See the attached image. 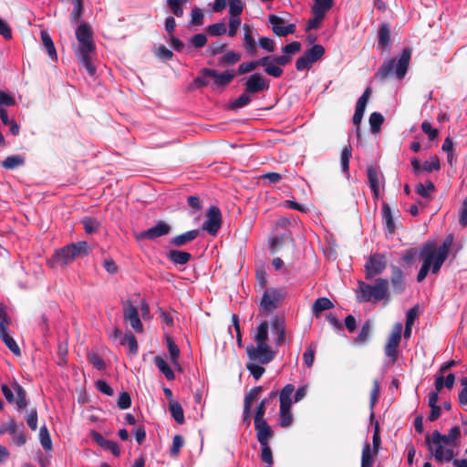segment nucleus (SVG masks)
<instances>
[{
	"instance_id": "obj_49",
	"label": "nucleus",
	"mask_w": 467,
	"mask_h": 467,
	"mask_svg": "<svg viewBox=\"0 0 467 467\" xmlns=\"http://www.w3.org/2000/svg\"><path fill=\"white\" fill-rule=\"evenodd\" d=\"M384 122V117L379 112H373L369 117V125L372 133H378Z\"/></svg>"
},
{
	"instance_id": "obj_16",
	"label": "nucleus",
	"mask_w": 467,
	"mask_h": 467,
	"mask_svg": "<svg viewBox=\"0 0 467 467\" xmlns=\"http://www.w3.org/2000/svg\"><path fill=\"white\" fill-rule=\"evenodd\" d=\"M123 318L125 321H130L135 332L141 333L143 331V325L139 317V311L130 300L123 304Z\"/></svg>"
},
{
	"instance_id": "obj_57",
	"label": "nucleus",
	"mask_w": 467,
	"mask_h": 467,
	"mask_svg": "<svg viewBox=\"0 0 467 467\" xmlns=\"http://www.w3.org/2000/svg\"><path fill=\"white\" fill-rule=\"evenodd\" d=\"M246 368L250 371L252 376L256 380H258L265 371L264 367L259 365V363L257 364V362H254V361L247 363Z\"/></svg>"
},
{
	"instance_id": "obj_53",
	"label": "nucleus",
	"mask_w": 467,
	"mask_h": 467,
	"mask_svg": "<svg viewBox=\"0 0 467 467\" xmlns=\"http://www.w3.org/2000/svg\"><path fill=\"white\" fill-rule=\"evenodd\" d=\"M264 389L262 386H256L252 388L244 396V404L251 406L253 402L261 395Z\"/></svg>"
},
{
	"instance_id": "obj_34",
	"label": "nucleus",
	"mask_w": 467,
	"mask_h": 467,
	"mask_svg": "<svg viewBox=\"0 0 467 467\" xmlns=\"http://www.w3.org/2000/svg\"><path fill=\"white\" fill-rule=\"evenodd\" d=\"M252 101V96L249 93H246L245 90L234 100L231 101L227 109L231 110H237L241 108H244L247 105H249Z\"/></svg>"
},
{
	"instance_id": "obj_13",
	"label": "nucleus",
	"mask_w": 467,
	"mask_h": 467,
	"mask_svg": "<svg viewBox=\"0 0 467 467\" xmlns=\"http://www.w3.org/2000/svg\"><path fill=\"white\" fill-rule=\"evenodd\" d=\"M268 58L265 73L274 78H280L283 75L282 66L289 64L292 60L291 56L284 54L282 56H265Z\"/></svg>"
},
{
	"instance_id": "obj_31",
	"label": "nucleus",
	"mask_w": 467,
	"mask_h": 467,
	"mask_svg": "<svg viewBox=\"0 0 467 467\" xmlns=\"http://www.w3.org/2000/svg\"><path fill=\"white\" fill-rule=\"evenodd\" d=\"M368 180L369 187L373 192L375 197L379 196V171L376 167L368 166L367 170Z\"/></svg>"
},
{
	"instance_id": "obj_27",
	"label": "nucleus",
	"mask_w": 467,
	"mask_h": 467,
	"mask_svg": "<svg viewBox=\"0 0 467 467\" xmlns=\"http://www.w3.org/2000/svg\"><path fill=\"white\" fill-rule=\"evenodd\" d=\"M244 41H243L244 47L245 48L246 52L249 55L253 56L256 53L257 47H256L255 40L252 35V28L250 26L244 25Z\"/></svg>"
},
{
	"instance_id": "obj_32",
	"label": "nucleus",
	"mask_w": 467,
	"mask_h": 467,
	"mask_svg": "<svg viewBox=\"0 0 467 467\" xmlns=\"http://www.w3.org/2000/svg\"><path fill=\"white\" fill-rule=\"evenodd\" d=\"M41 40H42L43 46L47 49V52L49 57L53 61L57 60V54L55 45L53 43L51 36L46 30L41 31Z\"/></svg>"
},
{
	"instance_id": "obj_63",
	"label": "nucleus",
	"mask_w": 467,
	"mask_h": 467,
	"mask_svg": "<svg viewBox=\"0 0 467 467\" xmlns=\"http://www.w3.org/2000/svg\"><path fill=\"white\" fill-rule=\"evenodd\" d=\"M210 77L202 72V68L200 70L199 75L194 78L193 85L196 88H204L210 85Z\"/></svg>"
},
{
	"instance_id": "obj_40",
	"label": "nucleus",
	"mask_w": 467,
	"mask_h": 467,
	"mask_svg": "<svg viewBox=\"0 0 467 467\" xmlns=\"http://www.w3.org/2000/svg\"><path fill=\"white\" fill-rule=\"evenodd\" d=\"M268 322L263 321L257 327V332L254 336V342L256 344H267L268 339Z\"/></svg>"
},
{
	"instance_id": "obj_54",
	"label": "nucleus",
	"mask_w": 467,
	"mask_h": 467,
	"mask_svg": "<svg viewBox=\"0 0 467 467\" xmlns=\"http://www.w3.org/2000/svg\"><path fill=\"white\" fill-rule=\"evenodd\" d=\"M206 32L210 36H218L224 35L227 32V29L225 24L223 22H220L208 26L206 28Z\"/></svg>"
},
{
	"instance_id": "obj_24",
	"label": "nucleus",
	"mask_w": 467,
	"mask_h": 467,
	"mask_svg": "<svg viewBox=\"0 0 467 467\" xmlns=\"http://www.w3.org/2000/svg\"><path fill=\"white\" fill-rule=\"evenodd\" d=\"M0 337L14 355L16 357L21 356V350L18 345L16 344V340L9 335L7 327H5L2 326V324H0Z\"/></svg>"
},
{
	"instance_id": "obj_60",
	"label": "nucleus",
	"mask_w": 467,
	"mask_h": 467,
	"mask_svg": "<svg viewBox=\"0 0 467 467\" xmlns=\"http://www.w3.org/2000/svg\"><path fill=\"white\" fill-rule=\"evenodd\" d=\"M117 405L120 410L129 409L131 405V398L129 392L122 391L119 393Z\"/></svg>"
},
{
	"instance_id": "obj_14",
	"label": "nucleus",
	"mask_w": 467,
	"mask_h": 467,
	"mask_svg": "<svg viewBox=\"0 0 467 467\" xmlns=\"http://www.w3.org/2000/svg\"><path fill=\"white\" fill-rule=\"evenodd\" d=\"M222 225V213L217 206H211L206 214V220L202 223V229L208 232L211 235H215Z\"/></svg>"
},
{
	"instance_id": "obj_12",
	"label": "nucleus",
	"mask_w": 467,
	"mask_h": 467,
	"mask_svg": "<svg viewBox=\"0 0 467 467\" xmlns=\"http://www.w3.org/2000/svg\"><path fill=\"white\" fill-rule=\"evenodd\" d=\"M402 324L396 323L392 328V331L388 338L384 351L387 357L392 358V362H395L398 358V348L401 340Z\"/></svg>"
},
{
	"instance_id": "obj_64",
	"label": "nucleus",
	"mask_w": 467,
	"mask_h": 467,
	"mask_svg": "<svg viewBox=\"0 0 467 467\" xmlns=\"http://www.w3.org/2000/svg\"><path fill=\"white\" fill-rule=\"evenodd\" d=\"M459 223L462 227L467 226V197L463 200L460 209Z\"/></svg>"
},
{
	"instance_id": "obj_52",
	"label": "nucleus",
	"mask_w": 467,
	"mask_h": 467,
	"mask_svg": "<svg viewBox=\"0 0 467 467\" xmlns=\"http://www.w3.org/2000/svg\"><path fill=\"white\" fill-rule=\"evenodd\" d=\"M261 445V461L267 464V466H271L274 464V456L272 450L270 448L269 443H263Z\"/></svg>"
},
{
	"instance_id": "obj_45",
	"label": "nucleus",
	"mask_w": 467,
	"mask_h": 467,
	"mask_svg": "<svg viewBox=\"0 0 467 467\" xmlns=\"http://www.w3.org/2000/svg\"><path fill=\"white\" fill-rule=\"evenodd\" d=\"M293 414L291 408H280L279 425L282 428H288L293 423Z\"/></svg>"
},
{
	"instance_id": "obj_4",
	"label": "nucleus",
	"mask_w": 467,
	"mask_h": 467,
	"mask_svg": "<svg viewBox=\"0 0 467 467\" xmlns=\"http://www.w3.org/2000/svg\"><path fill=\"white\" fill-rule=\"evenodd\" d=\"M88 254V244L85 241L72 243L56 252L57 263L67 265L79 256Z\"/></svg>"
},
{
	"instance_id": "obj_41",
	"label": "nucleus",
	"mask_w": 467,
	"mask_h": 467,
	"mask_svg": "<svg viewBox=\"0 0 467 467\" xmlns=\"http://www.w3.org/2000/svg\"><path fill=\"white\" fill-rule=\"evenodd\" d=\"M81 223L87 234H92L97 233L100 227V222L90 216H86L81 220Z\"/></svg>"
},
{
	"instance_id": "obj_55",
	"label": "nucleus",
	"mask_w": 467,
	"mask_h": 467,
	"mask_svg": "<svg viewBox=\"0 0 467 467\" xmlns=\"http://www.w3.org/2000/svg\"><path fill=\"white\" fill-rule=\"evenodd\" d=\"M244 5L242 0H231L229 3L230 17H239L244 10Z\"/></svg>"
},
{
	"instance_id": "obj_62",
	"label": "nucleus",
	"mask_w": 467,
	"mask_h": 467,
	"mask_svg": "<svg viewBox=\"0 0 467 467\" xmlns=\"http://www.w3.org/2000/svg\"><path fill=\"white\" fill-rule=\"evenodd\" d=\"M88 359L93 365V367L99 370H102L106 368L104 360L97 353H89L88 355Z\"/></svg>"
},
{
	"instance_id": "obj_20",
	"label": "nucleus",
	"mask_w": 467,
	"mask_h": 467,
	"mask_svg": "<svg viewBox=\"0 0 467 467\" xmlns=\"http://www.w3.org/2000/svg\"><path fill=\"white\" fill-rule=\"evenodd\" d=\"M254 430L256 431V439L260 444L269 443L270 440L274 437V431L267 423L266 420L254 422Z\"/></svg>"
},
{
	"instance_id": "obj_29",
	"label": "nucleus",
	"mask_w": 467,
	"mask_h": 467,
	"mask_svg": "<svg viewBox=\"0 0 467 467\" xmlns=\"http://www.w3.org/2000/svg\"><path fill=\"white\" fill-rule=\"evenodd\" d=\"M391 45L390 40V28L387 23H382L379 28V42L378 46L381 48L389 49Z\"/></svg>"
},
{
	"instance_id": "obj_38",
	"label": "nucleus",
	"mask_w": 467,
	"mask_h": 467,
	"mask_svg": "<svg viewBox=\"0 0 467 467\" xmlns=\"http://www.w3.org/2000/svg\"><path fill=\"white\" fill-rule=\"evenodd\" d=\"M167 348L171 356V363L175 366H179L178 359L180 357V349L175 344L173 338L170 335H166Z\"/></svg>"
},
{
	"instance_id": "obj_30",
	"label": "nucleus",
	"mask_w": 467,
	"mask_h": 467,
	"mask_svg": "<svg viewBox=\"0 0 467 467\" xmlns=\"http://www.w3.org/2000/svg\"><path fill=\"white\" fill-rule=\"evenodd\" d=\"M334 307L333 302L327 297H318L312 306V312L316 317H319L322 311Z\"/></svg>"
},
{
	"instance_id": "obj_48",
	"label": "nucleus",
	"mask_w": 467,
	"mask_h": 467,
	"mask_svg": "<svg viewBox=\"0 0 467 467\" xmlns=\"http://www.w3.org/2000/svg\"><path fill=\"white\" fill-rule=\"evenodd\" d=\"M40 443L46 451L52 450V441L49 431L46 425L42 426L39 430Z\"/></svg>"
},
{
	"instance_id": "obj_2",
	"label": "nucleus",
	"mask_w": 467,
	"mask_h": 467,
	"mask_svg": "<svg viewBox=\"0 0 467 467\" xmlns=\"http://www.w3.org/2000/svg\"><path fill=\"white\" fill-rule=\"evenodd\" d=\"M411 53V48L405 47L398 61L395 58L384 61L376 72L375 78L385 80L389 77L395 75L398 79H403L409 69Z\"/></svg>"
},
{
	"instance_id": "obj_21",
	"label": "nucleus",
	"mask_w": 467,
	"mask_h": 467,
	"mask_svg": "<svg viewBox=\"0 0 467 467\" xmlns=\"http://www.w3.org/2000/svg\"><path fill=\"white\" fill-rule=\"evenodd\" d=\"M200 234L199 229H193L172 237L169 244L175 247H182L193 240Z\"/></svg>"
},
{
	"instance_id": "obj_3",
	"label": "nucleus",
	"mask_w": 467,
	"mask_h": 467,
	"mask_svg": "<svg viewBox=\"0 0 467 467\" xmlns=\"http://www.w3.org/2000/svg\"><path fill=\"white\" fill-rule=\"evenodd\" d=\"M389 282L385 278H377L374 285L358 282L357 299L358 302L381 301L389 298Z\"/></svg>"
},
{
	"instance_id": "obj_51",
	"label": "nucleus",
	"mask_w": 467,
	"mask_h": 467,
	"mask_svg": "<svg viewBox=\"0 0 467 467\" xmlns=\"http://www.w3.org/2000/svg\"><path fill=\"white\" fill-rule=\"evenodd\" d=\"M74 4V8L70 14V21L73 24H78L81 18L84 5L83 0H72Z\"/></svg>"
},
{
	"instance_id": "obj_15",
	"label": "nucleus",
	"mask_w": 467,
	"mask_h": 467,
	"mask_svg": "<svg viewBox=\"0 0 467 467\" xmlns=\"http://www.w3.org/2000/svg\"><path fill=\"white\" fill-rule=\"evenodd\" d=\"M269 88L268 81L259 73H254L248 77L244 83L246 93L251 96L265 91Z\"/></svg>"
},
{
	"instance_id": "obj_58",
	"label": "nucleus",
	"mask_w": 467,
	"mask_h": 467,
	"mask_svg": "<svg viewBox=\"0 0 467 467\" xmlns=\"http://www.w3.org/2000/svg\"><path fill=\"white\" fill-rule=\"evenodd\" d=\"M204 16L202 10L199 7H194L191 11V26H201L203 24Z\"/></svg>"
},
{
	"instance_id": "obj_59",
	"label": "nucleus",
	"mask_w": 467,
	"mask_h": 467,
	"mask_svg": "<svg viewBox=\"0 0 467 467\" xmlns=\"http://www.w3.org/2000/svg\"><path fill=\"white\" fill-rule=\"evenodd\" d=\"M183 444H184L183 437L179 434L175 435L172 439V444L170 449L171 455L173 457L178 456L180 450L183 446Z\"/></svg>"
},
{
	"instance_id": "obj_26",
	"label": "nucleus",
	"mask_w": 467,
	"mask_h": 467,
	"mask_svg": "<svg viewBox=\"0 0 467 467\" xmlns=\"http://www.w3.org/2000/svg\"><path fill=\"white\" fill-rule=\"evenodd\" d=\"M267 57H261L258 60L249 61V62H243L238 66L236 74L243 75L249 72H252L258 67H264V68H266L267 66Z\"/></svg>"
},
{
	"instance_id": "obj_56",
	"label": "nucleus",
	"mask_w": 467,
	"mask_h": 467,
	"mask_svg": "<svg viewBox=\"0 0 467 467\" xmlns=\"http://www.w3.org/2000/svg\"><path fill=\"white\" fill-rule=\"evenodd\" d=\"M441 169L440 159L437 155L431 157L430 161H426L422 164V170L428 172L439 171Z\"/></svg>"
},
{
	"instance_id": "obj_7",
	"label": "nucleus",
	"mask_w": 467,
	"mask_h": 467,
	"mask_svg": "<svg viewBox=\"0 0 467 467\" xmlns=\"http://www.w3.org/2000/svg\"><path fill=\"white\" fill-rule=\"evenodd\" d=\"M246 353L251 361L264 365L270 363L275 357V352L269 348L268 344H256V347L249 345L246 348Z\"/></svg>"
},
{
	"instance_id": "obj_33",
	"label": "nucleus",
	"mask_w": 467,
	"mask_h": 467,
	"mask_svg": "<svg viewBox=\"0 0 467 467\" xmlns=\"http://www.w3.org/2000/svg\"><path fill=\"white\" fill-rule=\"evenodd\" d=\"M382 218L388 232L390 234H394L396 229L395 223L391 213V209L389 205L386 202H383L382 204Z\"/></svg>"
},
{
	"instance_id": "obj_39",
	"label": "nucleus",
	"mask_w": 467,
	"mask_h": 467,
	"mask_svg": "<svg viewBox=\"0 0 467 467\" xmlns=\"http://www.w3.org/2000/svg\"><path fill=\"white\" fill-rule=\"evenodd\" d=\"M170 412L174 419V420L182 424L184 422V413L182 405L177 401H171L169 404Z\"/></svg>"
},
{
	"instance_id": "obj_47",
	"label": "nucleus",
	"mask_w": 467,
	"mask_h": 467,
	"mask_svg": "<svg viewBox=\"0 0 467 467\" xmlns=\"http://www.w3.org/2000/svg\"><path fill=\"white\" fill-rule=\"evenodd\" d=\"M15 390L16 393V400L15 401L17 409L23 410L27 406L26 392L25 389L17 383L15 385Z\"/></svg>"
},
{
	"instance_id": "obj_43",
	"label": "nucleus",
	"mask_w": 467,
	"mask_h": 467,
	"mask_svg": "<svg viewBox=\"0 0 467 467\" xmlns=\"http://www.w3.org/2000/svg\"><path fill=\"white\" fill-rule=\"evenodd\" d=\"M24 162H25V159L22 156L11 155V156L6 157L2 161V166L7 170H14V169L23 165Z\"/></svg>"
},
{
	"instance_id": "obj_1",
	"label": "nucleus",
	"mask_w": 467,
	"mask_h": 467,
	"mask_svg": "<svg viewBox=\"0 0 467 467\" xmlns=\"http://www.w3.org/2000/svg\"><path fill=\"white\" fill-rule=\"evenodd\" d=\"M76 37L79 42L76 55L88 74L93 77L96 75L97 68L91 62V54L95 51V45L90 26L88 23H82L76 30Z\"/></svg>"
},
{
	"instance_id": "obj_44",
	"label": "nucleus",
	"mask_w": 467,
	"mask_h": 467,
	"mask_svg": "<svg viewBox=\"0 0 467 467\" xmlns=\"http://www.w3.org/2000/svg\"><path fill=\"white\" fill-rule=\"evenodd\" d=\"M241 59V54L235 51H228L225 55L220 57L218 61L219 66H233Z\"/></svg>"
},
{
	"instance_id": "obj_25",
	"label": "nucleus",
	"mask_w": 467,
	"mask_h": 467,
	"mask_svg": "<svg viewBox=\"0 0 467 467\" xmlns=\"http://www.w3.org/2000/svg\"><path fill=\"white\" fill-rule=\"evenodd\" d=\"M167 259L173 265H186L191 259L192 254L185 251L170 250L166 254Z\"/></svg>"
},
{
	"instance_id": "obj_42",
	"label": "nucleus",
	"mask_w": 467,
	"mask_h": 467,
	"mask_svg": "<svg viewBox=\"0 0 467 467\" xmlns=\"http://www.w3.org/2000/svg\"><path fill=\"white\" fill-rule=\"evenodd\" d=\"M121 345L129 347L130 354L136 355L138 353V341L131 332H127L120 340Z\"/></svg>"
},
{
	"instance_id": "obj_46",
	"label": "nucleus",
	"mask_w": 467,
	"mask_h": 467,
	"mask_svg": "<svg viewBox=\"0 0 467 467\" xmlns=\"http://www.w3.org/2000/svg\"><path fill=\"white\" fill-rule=\"evenodd\" d=\"M268 21L272 25V30L275 35L278 36H283V34L280 31L284 30L285 20L276 15H269Z\"/></svg>"
},
{
	"instance_id": "obj_18",
	"label": "nucleus",
	"mask_w": 467,
	"mask_h": 467,
	"mask_svg": "<svg viewBox=\"0 0 467 467\" xmlns=\"http://www.w3.org/2000/svg\"><path fill=\"white\" fill-rule=\"evenodd\" d=\"M370 95H371V88L369 87H368L365 89V91L363 92V94L361 95V97L358 99L357 104H356V109H355V113L353 115L352 121H353L354 125L357 126L358 136H359V130H360L359 125L362 120V118H363V115H364V112L366 109V106L368 104Z\"/></svg>"
},
{
	"instance_id": "obj_23",
	"label": "nucleus",
	"mask_w": 467,
	"mask_h": 467,
	"mask_svg": "<svg viewBox=\"0 0 467 467\" xmlns=\"http://www.w3.org/2000/svg\"><path fill=\"white\" fill-rule=\"evenodd\" d=\"M271 326L273 332L277 336L275 339V343L277 347H280L285 342V320L277 316H275L272 321Z\"/></svg>"
},
{
	"instance_id": "obj_35",
	"label": "nucleus",
	"mask_w": 467,
	"mask_h": 467,
	"mask_svg": "<svg viewBox=\"0 0 467 467\" xmlns=\"http://www.w3.org/2000/svg\"><path fill=\"white\" fill-rule=\"evenodd\" d=\"M371 322L370 320H367L362 325L360 331L358 332V335L354 339L355 344L357 345H364L368 342L370 333H371Z\"/></svg>"
},
{
	"instance_id": "obj_61",
	"label": "nucleus",
	"mask_w": 467,
	"mask_h": 467,
	"mask_svg": "<svg viewBox=\"0 0 467 467\" xmlns=\"http://www.w3.org/2000/svg\"><path fill=\"white\" fill-rule=\"evenodd\" d=\"M421 130L428 135L430 140H434L439 135V130L432 128L431 124L427 120L421 123Z\"/></svg>"
},
{
	"instance_id": "obj_28",
	"label": "nucleus",
	"mask_w": 467,
	"mask_h": 467,
	"mask_svg": "<svg viewBox=\"0 0 467 467\" xmlns=\"http://www.w3.org/2000/svg\"><path fill=\"white\" fill-rule=\"evenodd\" d=\"M295 391V386L293 384H286L279 393L280 408H291L292 395Z\"/></svg>"
},
{
	"instance_id": "obj_22",
	"label": "nucleus",
	"mask_w": 467,
	"mask_h": 467,
	"mask_svg": "<svg viewBox=\"0 0 467 467\" xmlns=\"http://www.w3.org/2000/svg\"><path fill=\"white\" fill-rule=\"evenodd\" d=\"M391 276H390V282L392 285V288L394 293L396 294H401L405 290V281L403 273L400 270V267L397 265H391Z\"/></svg>"
},
{
	"instance_id": "obj_6",
	"label": "nucleus",
	"mask_w": 467,
	"mask_h": 467,
	"mask_svg": "<svg viewBox=\"0 0 467 467\" xmlns=\"http://www.w3.org/2000/svg\"><path fill=\"white\" fill-rule=\"evenodd\" d=\"M325 55V48L320 44L314 45L311 48L307 49L300 57L296 61V68L298 71L310 69L314 63L318 61Z\"/></svg>"
},
{
	"instance_id": "obj_19",
	"label": "nucleus",
	"mask_w": 467,
	"mask_h": 467,
	"mask_svg": "<svg viewBox=\"0 0 467 467\" xmlns=\"http://www.w3.org/2000/svg\"><path fill=\"white\" fill-rule=\"evenodd\" d=\"M381 445V438L379 433V423H376L373 438H372V448L370 444L366 442L363 446L361 459L364 457V453L368 451V455L371 458V463H374V458L379 453Z\"/></svg>"
},
{
	"instance_id": "obj_11",
	"label": "nucleus",
	"mask_w": 467,
	"mask_h": 467,
	"mask_svg": "<svg viewBox=\"0 0 467 467\" xmlns=\"http://www.w3.org/2000/svg\"><path fill=\"white\" fill-rule=\"evenodd\" d=\"M434 254L435 244L429 242L424 244L420 253V256L422 258L423 263L417 275V281L419 283L422 282L430 272Z\"/></svg>"
},
{
	"instance_id": "obj_8",
	"label": "nucleus",
	"mask_w": 467,
	"mask_h": 467,
	"mask_svg": "<svg viewBox=\"0 0 467 467\" xmlns=\"http://www.w3.org/2000/svg\"><path fill=\"white\" fill-rule=\"evenodd\" d=\"M453 241V234H450L445 237L438 250H435V254L433 255V260L431 266V271L432 274L436 275L439 273L441 267L449 255L450 249L452 246Z\"/></svg>"
},
{
	"instance_id": "obj_10",
	"label": "nucleus",
	"mask_w": 467,
	"mask_h": 467,
	"mask_svg": "<svg viewBox=\"0 0 467 467\" xmlns=\"http://www.w3.org/2000/svg\"><path fill=\"white\" fill-rule=\"evenodd\" d=\"M387 264L385 254L378 253L371 254L365 265L366 279L380 275L387 267Z\"/></svg>"
},
{
	"instance_id": "obj_9",
	"label": "nucleus",
	"mask_w": 467,
	"mask_h": 467,
	"mask_svg": "<svg viewBox=\"0 0 467 467\" xmlns=\"http://www.w3.org/2000/svg\"><path fill=\"white\" fill-rule=\"evenodd\" d=\"M202 72L205 75H209L210 78L213 80V88L227 87L236 76V71L234 69H226L223 72H219L213 68L203 67Z\"/></svg>"
},
{
	"instance_id": "obj_17",
	"label": "nucleus",
	"mask_w": 467,
	"mask_h": 467,
	"mask_svg": "<svg viewBox=\"0 0 467 467\" xmlns=\"http://www.w3.org/2000/svg\"><path fill=\"white\" fill-rule=\"evenodd\" d=\"M171 231L170 224L163 221H159L156 225L140 233L137 235L138 239L155 240L159 237L168 235Z\"/></svg>"
},
{
	"instance_id": "obj_36",
	"label": "nucleus",
	"mask_w": 467,
	"mask_h": 467,
	"mask_svg": "<svg viewBox=\"0 0 467 467\" xmlns=\"http://www.w3.org/2000/svg\"><path fill=\"white\" fill-rule=\"evenodd\" d=\"M154 364L168 380H173L175 374L167 362L160 356L154 358Z\"/></svg>"
},
{
	"instance_id": "obj_50",
	"label": "nucleus",
	"mask_w": 467,
	"mask_h": 467,
	"mask_svg": "<svg viewBox=\"0 0 467 467\" xmlns=\"http://www.w3.org/2000/svg\"><path fill=\"white\" fill-rule=\"evenodd\" d=\"M352 156L351 146H346L342 149L340 154V164L343 172H348L349 169V160Z\"/></svg>"
},
{
	"instance_id": "obj_37",
	"label": "nucleus",
	"mask_w": 467,
	"mask_h": 467,
	"mask_svg": "<svg viewBox=\"0 0 467 467\" xmlns=\"http://www.w3.org/2000/svg\"><path fill=\"white\" fill-rule=\"evenodd\" d=\"M334 5V0H314V5L311 8L312 13H318L326 16L327 12Z\"/></svg>"
},
{
	"instance_id": "obj_5",
	"label": "nucleus",
	"mask_w": 467,
	"mask_h": 467,
	"mask_svg": "<svg viewBox=\"0 0 467 467\" xmlns=\"http://www.w3.org/2000/svg\"><path fill=\"white\" fill-rule=\"evenodd\" d=\"M284 297L285 295L281 289L275 287L266 288L260 301V309L264 313L268 314L280 306Z\"/></svg>"
}]
</instances>
